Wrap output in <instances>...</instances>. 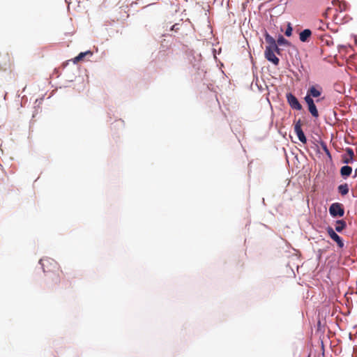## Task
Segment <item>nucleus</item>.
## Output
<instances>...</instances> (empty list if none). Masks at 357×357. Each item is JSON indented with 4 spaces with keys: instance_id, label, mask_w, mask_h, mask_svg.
Wrapping results in <instances>:
<instances>
[{
    "instance_id": "1",
    "label": "nucleus",
    "mask_w": 357,
    "mask_h": 357,
    "mask_svg": "<svg viewBox=\"0 0 357 357\" xmlns=\"http://www.w3.org/2000/svg\"><path fill=\"white\" fill-rule=\"evenodd\" d=\"M44 273L46 274L47 281L52 285H57L61 282L63 271L59 264L52 258H43L40 260Z\"/></svg>"
},
{
    "instance_id": "2",
    "label": "nucleus",
    "mask_w": 357,
    "mask_h": 357,
    "mask_svg": "<svg viewBox=\"0 0 357 357\" xmlns=\"http://www.w3.org/2000/svg\"><path fill=\"white\" fill-rule=\"evenodd\" d=\"M265 40L268 45L266 47V50L264 52L265 58L273 63L274 65L278 66L279 64L280 60L275 56V52L273 50L274 48H277V44L275 40L270 36L268 33L265 34Z\"/></svg>"
},
{
    "instance_id": "3",
    "label": "nucleus",
    "mask_w": 357,
    "mask_h": 357,
    "mask_svg": "<svg viewBox=\"0 0 357 357\" xmlns=\"http://www.w3.org/2000/svg\"><path fill=\"white\" fill-rule=\"evenodd\" d=\"M330 215L333 218H341L344 215L343 204L339 202L332 204L329 207Z\"/></svg>"
},
{
    "instance_id": "4",
    "label": "nucleus",
    "mask_w": 357,
    "mask_h": 357,
    "mask_svg": "<svg viewBox=\"0 0 357 357\" xmlns=\"http://www.w3.org/2000/svg\"><path fill=\"white\" fill-rule=\"evenodd\" d=\"M286 98L288 104L293 109L299 111L302 109V105H301L297 98L294 94H292L291 93H287Z\"/></svg>"
},
{
    "instance_id": "5",
    "label": "nucleus",
    "mask_w": 357,
    "mask_h": 357,
    "mask_svg": "<svg viewBox=\"0 0 357 357\" xmlns=\"http://www.w3.org/2000/svg\"><path fill=\"white\" fill-rule=\"evenodd\" d=\"M304 100L306 104L307 105L308 111L311 114V115L314 118L319 117V112L317 110L314 100L311 98H309V96H305Z\"/></svg>"
},
{
    "instance_id": "6",
    "label": "nucleus",
    "mask_w": 357,
    "mask_h": 357,
    "mask_svg": "<svg viewBox=\"0 0 357 357\" xmlns=\"http://www.w3.org/2000/svg\"><path fill=\"white\" fill-rule=\"evenodd\" d=\"M322 87L319 85H312L309 87L307 91L305 96H309L313 99V98H319L322 93Z\"/></svg>"
},
{
    "instance_id": "7",
    "label": "nucleus",
    "mask_w": 357,
    "mask_h": 357,
    "mask_svg": "<svg viewBox=\"0 0 357 357\" xmlns=\"http://www.w3.org/2000/svg\"><path fill=\"white\" fill-rule=\"evenodd\" d=\"M302 123L301 119H299L294 125V132L296 134L298 139L303 143H307L306 137L301 128Z\"/></svg>"
},
{
    "instance_id": "8",
    "label": "nucleus",
    "mask_w": 357,
    "mask_h": 357,
    "mask_svg": "<svg viewBox=\"0 0 357 357\" xmlns=\"http://www.w3.org/2000/svg\"><path fill=\"white\" fill-rule=\"evenodd\" d=\"M326 231H327V234H328V236L334 241H335L337 243L339 248H342L344 247V243H343L342 238H340V236L339 235H337L335 233V231H334V229L332 227H328L326 228Z\"/></svg>"
},
{
    "instance_id": "9",
    "label": "nucleus",
    "mask_w": 357,
    "mask_h": 357,
    "mask_svg": "<svg viewBox=\"0 0 357 357\" xmlns=\"http://www.w3.org/2000/svg\"><path fill=\"white\" fill-rule=\"evenodd\" d=\"M312 31L311 30L306 29L301 31L299 34V39L301 42H308L311 38Z\"/></svg>"
},
{
    "instance_id": "10",
    "label": "nucleus",
    "mask_w": 357,
    "mask_h": 357,
    "mask_svg": "<svg viewBox=\"0 0 357 357\" xmlns=\"http://www.w3.org/2000/svg\"><path fill=\"white\" fill-rule=\"evenodd\" d=\"M352 173V168L350 166H343L340 169V174L342 177L347 178Z\"/></svg>"
},
{
    "instance_id": "11",
    "label": "nucleus",
    "mask_w": 357,
    "mask_h": 357,
    "mask_svg": "<svg viewBox=\"0 0 357 357\" xmlns=\"http://www.w3.org/2000/svg\"><path fill=\"white\" fill-rule=\"evenodd\" d=\"M337 190L341 195H346L349 191V185L347 183L341 184L337 187Z\"/></svg>"
},
{
    "instance_id": "12",
    "label": "nucleus",
    "mask_w": 357,
    "mask_h": 357,
    "mask_svg": "<svg viewBox=\"0 0 357 357\" xmlns=\"http://www.w3.org/2000/svg\"><path fill=\"white\" fill-rule=\"evenodd\" d=\"M347 224L346 222L343 220H339L335 222V230L337 232H341L346 228Z\"/></svg>"
},
{
    "instance_id": "13",
    "label": "nucleus",
    "mask_w": 357,
    "mask_h": 357,
    "mask_svg": "<svg viewBox=\"0 0 357 357\" xmlns=\"http://www.w3.org/2000/svg\"><path fill=\"white\" fill-rule=\"evenodd\" d=\"M321 43L323 46L326 45L329 47L333 45V41L332 38L328 36H326L321 38Z\"/></svg>"
},
{
    "instance_id": "14",
    "label": "nucleus",
    "mask_w": 357,
    "mask_h": 357,
    "mask_svg": "<svg viewBox=\"0 0 357 357\" xmlns=\"http://www.w3.org/2000/svg\"><path fill=\"white\" fill-rule=\"evenodd\" d=\"M87 54H90L91 55L92 54V52H90V51H87V52H81L79 53L76 57H75L74 59V63H77L80 61H82L84 57L87 55Z\"/></svg>"
},
{
    "instance_id": "15",
    "label": "nucleus",
    "mask_w": 357,
    "mask_h": 357,
    "mask_svg": "<svg viewBox=\"0 0 357 357\" xmlns=\"http://www.w3.org/2000/svg\"><path fill=\"white\" fill-rule=\"evenodd\" d=\"M276 44L279 45H284V46L289 45V41L287 39H285L282 36H280L278 37Z\"/></svg>"
},
{
    "instance_id": "16",
    "label": "nucleus",
    "mask_w": 357,
    "mask_h": 357,
    "mask_svg": "<svg viewBox=\"0 0 357 357\" xmlns=\"http://www.w3.org/2000/svg\"><path fill=\"white\" fill-rule=\"evenodd\" d=\"M292 34V27L291 26V24H288L287 28L285 31V35L288 37L291 36Z\"/></svg>"
},
{
    "instance_id": "17",
    "label": "nucleus",
    "mask_w": 357,
    "mask_h": 357,
    "mask_svg": "<svg viewBox=\"0 0 357 357\" xmlns=\"http://www.w3.org/2000/svg\"><path fill=\"white\" fill-rule=\"evenodd\" d=\"M354 161L353 157H344L342 159V162L346 164L352 163Z\"/></svg>"
},
{
    "instance_id": "18",
    "label": "nucleus",
    "mask_w": 357,
    "mask_h": 357,
    "mask_svg": "<svg viewBox=\"0 0 357 357\" xmlns=\"http://www.w3.org/2000/svg\"><path fill=\"white\" fill-rule=\"evenodd\" d=\"M346 152L348 154L349 157H354V153L351 148H347Z\"/></svg>"
},
{
    "instance_id": "19",
    "label": "nucleus",
    "mask_w": 357,
    "mask_h": 357,
    "mask_svg": "<svg viewBox=\"0 0 357 357\" xmlns=\"http://www.w3.org/2000/svg\"><path fill=\"white\" fill-rule=\"evenodd\" d=\"M275 52H276L278 54H280V49L278 47V46L277 45V48L276 49H273V50Z\"/></svg>"
},
{
    "instance_id": "20",
    "label": "nucleus",
    "mask_w": 357,
    "mask_h": 357,
    "mask_svg": "<svg viewBox=\"0 0 357 357\" xmlns=\"http://www.w3.org/2000/svg\"><path fill=\"white\" fill-rule=\"evenodd\" d=\"M324 97H322V98H321V100H324ZM319 100H320V99H317V100H316V102H319Z\"/></svg>"
},
{
    "instance_id": "21",
    "label": "nucleus",
    "mask_w": 357,
    "mask_h": 357,
    "mask_svg": "<svg viewBox=\"0 0 357 357\" xmlns=\"http://www.w3.org/2000/svg\"><path fill=\"white\" fill-rule=\"evenodd\" d=\"M324 149L326 151H328V149L326 148V146H324Z\"/></svg>"
},
{
    "instance_id": "22",
    "label": "nucleus",
    "mask_w": 357,
    "mask_h": 357,
    "mask_svg": "<svg viewBox=\"0 0 357 357\" xmlns=\"http://www.w3.org/2000/svg\"><path fill=\"white\" fill-rule=\"evenodd\" d=\"M324 149L326 151H328V149L326 148V146H324Z\"/></svg>"
},
{
    "instance_id": "23",
    "label": "nucleus",
    "mask_w": 357,
    "mask_h": 357,
    "mask_svg": "<svg viewBox=\"0 0 357 357\" xmlns=\"http://www.w3.org/2000/svg\"><path fill=\"white\" fill-rule=\"evenodd\" d=\"M324 149L326 151H328V149L326 148V146H324Z\"/></svg>"
}]
</instances>
